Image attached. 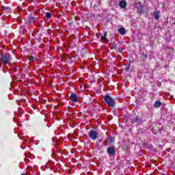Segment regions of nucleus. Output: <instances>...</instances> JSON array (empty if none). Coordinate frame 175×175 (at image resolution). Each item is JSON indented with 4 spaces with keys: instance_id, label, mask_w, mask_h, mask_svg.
Masks as SVG:
<instances>
[{
    "instance_id": "obj_5",
    "label": "nucleus",
    "mask_w": 175,
    "mask_h": 175,
    "mask_svg": "<svg viewBox=\"0 0 175 175\" xmlns=\"http://www.w3.org/2000/svg\"><path fill=\"white\" fill-rule=\"evenodd\" d=\"M101 39L103 40V42H104V43H107V42H109V40H107V32L105 31L104 33V35L101 37Z\"/></svg>"
},
{
    "instance_id": "obj_3",
    "label": "nucleus",
    "mask_w": 175,
    "mask_h": 175,
    "mask_svg": "<svg viewBox=\"0 0 175 175\" xmlns=\"http://www.w3.org/2000/svg\"><path fill=\"white\" fill-rule=\"evenodd\" d=\"M1 61L3 64H9V61H10V56L9 55H2Z\"/></svg>"
},
{
    "instance_id": "obj_10",
    "label": "nucleus",
    "mask_w": 175,
    "mask_h": 175,
    "mask_svg": "<svg viewBox=\"0 0 175 175\" xmlns=\"http://www.w3.org/2000/svg\"><path fill=\"white\" fill-rule=\"evenodd\" d=\"M118 32L120 33V35H125L126 31H125V28L121 27L118 29Z\"/></svg>"
},
{
    "instance_id": "obj_4",
    "label": "nucleus",
    "mask_w": 175,
    "mask_h": 175,
    "mask_svg": "<svg viewBox=\"0 0 175 175\" xmlns=\"http://www.w3.org/2000/svg\"><path fill=\"white\" fill-rule=\"evenodd\" d=\"M119 6L122 9H125L126 8V1L122 0L119 3Z\"/></svg>"
},
{
    "instance_id": "obj_6",
    "label": "nucleus",
    "mask_w": 175,
    "mask_h": 175,
    "mask_svg": "<svg viewBox=\"0 0 175 175\" xmlns=\"http://www.w3.org/2000/svg\"><path fill=\"white\" fill-rule=\"evenodd\" d=\"M70 98L72 100V102H74V103H76L77 102V100H79V99L77 98V96L75 94H71Z\"/></svg>"
},
{
    "instance_id": "obj_14",
    "label": "nucleus",
    "mask_w": 175,
    "mask_h": 175,
    "mask_svg": "<svg viewBox=\"0 0 175 175\" xmlns=\"http://www.w3.org/2000/svg\"><path fill=\"white\" fill-rule=\"evenodd\" d=\"M31 169H32V167H31V166H27V172H29V170H31Z\"/></svg>"
},
{
    "instance_id": "obj_2",
    "label": "nucleus",
    "mask_w": 175,
    "mask_h": 175,
    "mask_svg": "<svg viewBox=\"0 0 175 175\" xmlns=\"http://www.w3.org/2000/svg\"><path fill=\"white\" fill-rule=\"evenodd\" d=\"M89 136L92 140H96V139H98V132L95 130H91L89 132Z\"/></svg>"
},
{
    "instance_id": "obj_1",
    "label": "nucleus",
    "mask_w": 175,
    "mask_h": 175,
    "mask_svg": "<svg viewBox=\"0 0 175 175\" xmlns=\"http://www.w3.org/2000/svg\"><path fill=\"white\" fill-rule=\"evenodd\" d=\"M105 101L110 107H114V100H113L110 96L106 95L104 97Z\"/></svg>"
},
{
    "instance_id": "obj_7",
    "label": "nucleus",
    "mask_w": 175,
    "mask_h": 175,
    "mask_svg": "<svg viewBox=\"0 0 175 175\" xmlns=\"http://www.w3.org/2000/svg\"><path fill=\"white\" fill-rule=\"evenodd\" d=\"M107 152L109 155H114V154H116V150L113 148H109Z\"/></svg>"
},
{
    "instance_id": "obj_13",
    "label": "nucleus",
    "mask_w": 175,
    "mask_h": 175,
    "mask_svg": "<svg viewBox=\"0 0 175 175\" xmlns=\"http://www.w3.org/2000/svg\"><path fill=\"white\" fill-rule=\"evenodd\" d=\"M46 18H51V14L50 12H47L46 14Z\"/></svg>"
},
{
    "instance_id": "obj_8",
    "label": "nucleus",
    "mask_w": 175,
    "mask_h": 175,
    "mask_svg": "<svg viewBox=\"0 0 175 175\" xmlns=\"http://www.w3.org/2000/svg\"><path fill=\"white\" fill-rule=\"evenodd\" d=\"M31 157H32V154L31 153L26 154L25 161V162H31V161L29 160V158H31Z\"/></svg>"
},
{
    "instance_id": "obj_11",
    "label": "nucleus",
    "mask_w": 175,
    "mask_h": 175,
    "mask_svg": "<svg viewBox=\"0 0 175 175\" xmlns=\"http://www.w3.org/2000/svg\"><path fill=\"white\" fill-rule=\"evenodd\" d=\"M162 103H161V101H156L154 104V107L158 108V107H161Z\"/></svg>"
},
{
    "instance_id": "obj_12",
    "label": "nucleus",
    "mask_w": 175,
    "mask_h": 175,
    "mask_svg": "<svg viewBox=\"0 0 175 175\" xmlns=\"http://www.w3.org/2000/svg\"><path fill=\"white\" fill-rule=\"evenodd\" d=\"M27 59L31 62L35 61V58L32 56H27Z\"/></svg>"
},
{
    "instance_id": "obj_9",
    "label": "nucleus",
    "mask_w": 175,
    "mask_h": 175,
    "mask_svg": "<svg viewBox=\"0 0 175 175\" xmlns=\"http://www.w3.org/2000/svg\"><path fill=\"white\" fill-rule=\"evenodd\" d=\"M154 20H159V11H156L153 13Z\"/></svg>"
}]
</instances>
